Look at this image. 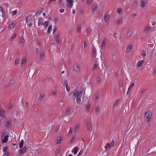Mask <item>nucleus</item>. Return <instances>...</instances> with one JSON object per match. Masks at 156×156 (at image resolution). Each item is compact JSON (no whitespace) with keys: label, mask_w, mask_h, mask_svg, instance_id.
<instances>
[{"label":"nucleus","mask_w":156,"mask_h":156,"mask_svg":"<svg viewBox=\"0 0 156 156\" xmlns=\"http://www.w3.org/2000/svg\"><path fill=\"white\" fill-rule=\"evenodd\" d=\"M83 92V89L81 87L80 90L75 89L73 91V96L75 97L77 103L80 104L81 102V95L82 94Z\"/></svg>","instance_id":"f257e3e1"},{"label":"nucleus","mask_w":156,"mask_h":156,"mask_svg":"<svg viewBox=\"0 0 156 156\" xmlns=\"http://www.w3.org/2000/svg\"><path fill=\"white\" fill-rule=\"evenodd\" d=\"M26 20L27 23H28L27 25L30 27H31L32 25V23L33 21V19L32 17V15H29L26 18Z\"/></svg>","instance_id":"f03ea898"},{"label":"nucleus","mask_w":156,"mask_h":156,"mask_svg":"<svg viewBox=\"0 0 156 156\" xmlns=\"http://www.w3.org/2000/svg\"><path fill=\"white\" fill-rule=\"evenodd\" d=\"M114 141L112 140L110 143H107L105 146V148L106 150H109L114 146Z\"/></svg>","instance_id":"7ed1b4c3"},{"label":"nucleus","mask_w":156,"mask_h":156,"mask_svg":"<svg viewBox=\"0 0 156 156\" xmlns=\"http://www.w3.org/2000/svg\"><path fill=\"white\" fill-rule=\"evenodd\" d=\"M146 118V121L147 122H149L150 120L152 117V114L150 111L146 112L144 114Z\"/></svg>","instance_id":"20e7f679"},{"label":"nucleus","mask_w":156,"mask_h":156,"mask_svg":"<svg viewBox=\"0 0 156 156\" xmlns=\"http://www.w3.org/2000/svg\"><path fill=\"white\" fill-rule=\"evenodd\" d=\"M6 133H3L2 134V143L4 144L6 143L8 140V138H9V136L8 135H6L4 137H3V139L2 137H3V136L5 135V134Z\"/></svg>","instance_id":"39448f33"},{"label":"nucleus","mask_w":156,"mask_h":156,"mask_svg":"<svg viewBox=\"0 0 156 156\" xmlns=\"http://www.w3.org/2000/svg\"><path fill=\"white\" fill-rule=\"evenodd\" d=\"M74 69L75 72L76 73H78L80 71V66L78 63H75L74 66Z\"/></svg>","instance_id":"423d86ee"},{"label":"nucleus","mask_w":156,"mask_h":156,"mask_svg":"<svg viewBox=\"0 0 156 156\" xmlns=\"http://www.w3.org/2000/svg\"><path fill=\"white\" fill-rule=\"evenodd\" d=\"M27 148L25 146L23 148H21L19 151V155H23L27 152Z\"/></svg>","instance_id":"0eeeda50"},{"label":"nucleus","mask_w":156,"mask_h":156,"mask_svg":"<svg viewBox=\"0 0 156 156\" xmlns=\"http://www.w3.org/2000/svg\"><path fill=\"white\" fill-rule=\"evenodd\" d=\"M12 124V121L9 120L7 121L5 123V125L7 129Z\"/></svg>","instance_id":"6e6552de"},{"label":"nucleus","mask_w":156,"mask_h":156,"mask_svg":"<svg viewBox=\"0 0 156 156\" xmlns=\"http://www.w3.org/2000/svg\"><path fill=\"white\" fill-rule=\"evenodd\" d=\"M67 2L68 3L67 5V6L69 8H71L73 5V1L72 0H66Z\"/></svg>","instance_id":"1a4fd4ad"},{"label":"nucleus","mask_w":156,"mask_h":156,"mask_svg":"<svg viewBox=\"0 0 156 156\" xmlns=\"http://www.w3.org/2000/svg\"><path fill=\"white\" fill-rule=\"evenodd\" d=\"M147 0H143L141 1L140 6L142 7H144L145 5L147 3Z\"/></svg>","instance_id":"9d476101"},{"label":"nucleus","mask_w":156,"mask_h":156,"mask_svg":"<svg viewBox=\"0 0 156 156\" xmlns=\"http://www.w3.org/2000/svg\"><path fill=\"white\" fill-rule=\"evenodd\" d=\"M15 80L13 78H12L10 80L9 84L8 85L9 86H11L15 82Z\"/></svg>","instance_id":"9b49d317"},{"label":"nucleus","mask_w":156,"mask_h":156,"mask_svg":"<svg viewBox=\"0 0 156 156\" xmlns=\"http://www.w3.org/2000/svg\"><path fill=\"white\" fill-rule=\"evenodd\" d=\"M43 18L42 17H40L38 19V26H41L43 24Z\"/></svg>","instance_id":"f8f14e48"},{"label":"nucleus","mask_w":156,"mask_h":156,"mask_svg":"<svg viewBox=\"0 0 156 156\" xmlns=\"http://www.w3.org/2000/svg\"><path fill=\"white\" fill-rule=\"evenodd\" d=\"M45 94H41L38 97V99L39 100H42L45 97Z\"/></svg>","instance_id":"ddd939ff"},{"label":"nucleus","mask_w":156,"mask_h":156,"mask_svg":"<svg viewBox=\"0 0 156 156\" xmlns=\"http://www.w3.org/2000/svg\"><path fill=\"white\" fill-rule=\"evenodd\" d=\"M109 17L110 16L109 15H108L105 14L104 17L105 21L106 22H108L109 21Z\"/></svg>","instance_id":"4468645a"},{"label":"nucleus","mask_w":156,"mask_h":156,"mask_svg":"<svg viewBox=\"0 0 156 156\" xmlns=\"http://www.w3.org/2000/svg\"><path fill=\"white\" fill-rule=\"evenodd\" d=\"M132 48L133 46L132 45H128L126 48V51L128 52H129L132 49Z\"/></svg>","instance_id":"2eb2a0df"},{"label":"nucleus","mask_w":156,"mask_h":156,"mask_svg":"<svg viewBox=\"0 0 156 156\" xmlns=\"http://www.w3.org/2000/svg\"><path fill=\"white\" fill-rule=\"evenodd\" d=\"M144 62V60H142L138 62L137 64V66L138 67L141 66L143 64Z\"/></svg>","instance_id":"dca6fc26"},{"label":"nucleus","mask_w":156,"mask_h":156,"mask_svg":"<svg viewBox=\"0 0 156 156\" xmlns=\"http://www.w3.org/2000/svg\"><path fill=\"white\" fill-rule=\"evenodd\" d=\"M59 34H58L56 36H55V39L56 40V41L58 43H59L60 42V39L59 38Z\"/></svg>","instance_id":"f3484780"},{"label":"nucleus","mask_w":156,"mask_h":156,"mask_svg":"<svg viewBox=\"0 0 156 156\" xmlns=\"http://www.w3.org/2000/svg\"><path fill=\"white\" fill-rule=\"evenodd\" d=\"M19 148H21L23 147L24 145V141L22 140L19 143Z\"/></svg>","instance_id":"a211bd4d"},{"label":"nucleus","mask_w":156,"mask_h":156,"mask_svg":"<svg viewBox=\"0 0 156 156\" xmlns=\"http://www.w3.org/2000/svg\"><path fill=\"white\" fill-rule=\"evenodd\" d=\"M133 33V31L129 29L127 32V36L128 37H130L131 36Z\"/></svg>","instance_id":"6ab92c4d"},{"label":"nucleus","mask_w":156,"mask_h":156,"mask_svg":"<svg viewBox=\"0 0 156 156\" xmlns=\"http://www.w3.org/2000/svg\"><path fill=\"white\" fill-rule=\"evenodd\" d=\"M95 100L97 101L98 100L99 97V93L98 92H97L95 94Z\"/></svg>","instance_id":"aec40b11"},{"label":"nucleus","mask_w":156,"mask_h":156,"mask_svg":"<svg viewBox=\"0 0 156 156\" xmlns=\"http://www.w3.org/2000/svg\"><path fill=\"white\" fill-rule=\"evenodd\" d=\"M151 29V27L150 26H147L145 27V30H144V32L147 33V31Z\"/></svg>","instance_id":"412c9836"},{"label":"nucleus","mask_w":156,"mask_h":156,"mask_svg":"<svg viewBox=\"0 0 156 156\" xmlns=\"http://www.w3.org/2000/svg\"><path fill=\"white\" fill-rule=\"evenodd\" d=\"M62 139H63V137H62L61 136L60 137L59 139H58V138H57V141L56 143L57 144L60 143L61 142V140H62Z\"/></svg>","instance_id":"4be33fe9"},{"label":"nucleus","mask_w":156,"mask_h":156,"mask_svg":"<svg viewBox=\"0 0 156 156\" xmlns=\"http://www.w3.org/2000/svg\"><path fill=\"white\" fill-rule=\"evenodd\" d=\"M92 125V124L91 122L89 123L87 126V129L88 130H90L91 128Z\"/></svg>","instance_id":"5701e85b"},{"label":"nucleus","mask_w":156,"mask_h":156,"mask_svg":"<svg viewBox=\"0 0 156 156\" xmlns=\"http://www.w3.org/2000/svg\"><path fill=\"white\" fill-rule=\"evenodd\" d=\"M5 111L3 110H0V116L2 117L4 115Z\"/></svg>","instance_id":"b1692460"},{"label":"nucleus","mask_w":156,"mask_h":156,"mask_svg":"<svg viewBox=\"0 0 156 156\" xmlns=\"http://www.w3.org/2000/svg\"><path fill=\"white\" fill-rule=\"evenodd\" d=\"M119 99H117V100H116L115 103L114 107H116L118 106V105L119 104Z\"/></svg>","instance_id":"393cba45"},{"label":"nucleus","mask_w":156,"mask_h":156,"mask_svg":"<svg viewBox=\"0 0 156 156\" xmlns=\"http://www.w3.org/2000/svg\"><path fill=\"white\" fill-rule=\"evenodd\" d=\"M70 108L69 107H68L66 108V112L67 114L69 115L70 114Z\"/></svg>","instance_id":"a878e982"},{"label":"nucleus","mask_w":156,"mask_h":156,"mask_svg":"<svg viewBox=\"0 0 156 156\" xmlns=\"http://www.w3.org/2000/svg\"><path fill=\"white\" fill-rule=\"evenodd\" d=\"M52 28V27L51 25H49L47 31V34H49L50 33Z\"/></svg>","instance_id":"bb28decb"},{"label":"nucleus","mask_w":156,"mask_h":156,"mask_svg":"<svg viewBox=\"0 0 156 156\" xmlns=\"http://www.w3.org/2000/svg\"><path fill=\"white\" fill-rule=\"evenodd\" d=\"M95 112H96V114L97 115H98L99 114V108L98 107H97L96 108Z\"/></svg>","instance_id":"cd10ccee"},{"label":"nucleus","mask_w":156,"mask_h":156,"mask_svg":"<svg viewBox=\"0 0 156 156\" xmlns=\"http://www.w3.org/2000/svg\"><path fill=\"white\" fill-rule=\"evenodd\" d=\"M98 7V5H94L93 6V8H92V10L94 12H95L96 11V9H97V8Z\"/></svg>","instance_id":"c85d7f7f"},{"label":"nucleus","mask_w":156,"mask_h":156,"mask_svg":"<svg viewBox=\"0 0 156 156\" xmlns=\"http://www.w3.org/2000/svg\"><path fill=\"white\" fill-rule=\"evenodd\" d=\"M81 29V27L80 25H78L77 27V32L80 33Z\"/></svg>","instance_id":"c756f323"},{"label":"nucleus","mask_w":156,"mask_h":156,"mask_svg":"<svg viewBox=\"0 0 156 156\" xmlns=\"http://www.w3.org/2000/svg\"><path fill=\"white\" fill-rule=\"evenodd\" d=\"M91 30V28H90L88 27L87 28V34L89 35L90 34Z\"/></svg>","instance_id":"7c9ffc66"},{"label":"nucleus","mask_w":156,"mask_h":156,"mask_svg":"<svg viewBox=\"0 0 156 156\" xmlns=\"http://www.w3.org/2000/svg\"><path fill=\"white\" fill-rule=\"evenodd\" d=\"M79 129V127L78 126H75V127L74 131L75 132H76Z\"/></svg>","instance_id":"2f4dec72"},{"label":"nucleus","mask_w":156,"mask_h":156,"mask_svg":"<svg viewBox=\"0 0 156 156\" xmlns=\"http://www.w3.org/2000/svg\"><path fill=\"white\" fill-rule=\"evenodd\" d=\"M122 19H119L117 21V25H119L122 23Z\"/></svg>","instance_id":"473e14b6"},{"label":"nucleus","mask_w":156,"mask_h":156,"mask_svg":"<svg viewBox=\"0 0 156 156\" xmlns=\"http://www.w3.org/2000/svg\"><path fill=\"white\" fill-rule=\"evenodd\" d=\"M134 85V84L133 83H132L129 86L128 89V90H130Z\"/></svg>","instance_id":"72a5a7b5"},{"label":"nucleus","mask_w":156,"mask_h":156,"mask_svg":"<svg viewBox=\"0 0 156 156\" xmlns=\"http://www.w3.org/2000/svg\"><path fill=\"white\" fill-rule=\"evenodd\" d=\"M74 151H73V153L75 154H77V148L76 147H75L73 149Z\"/></svg>","instance_id":"f704fd0d"},{"label":"nucleus","mask_w":156,"mask_h":156,"mask_svg":"<svg viewBox=\"0 0 156 156\" xmlns=\"http://www.w3.org/2000/svg\"><path fill=\"white\" fill-rule=\"evenodd\" d=\"M15 25V24L13 23H12L11 24H10V25L9 26V27H11V29H12L14 28Z\"/></svg>","instance_id":"c9c22d12"},{"label":"nucleus","mask_w":156,"mask_h":156,"mask_svg":"<svg viewBox=\"0 0 156 156\" xmlns=\"http://www.w3.org/2000/svg\"><path fill=\"white\" fill-rule=\"evenodd\" d=\"M20 59L19 58H16L15 61V65H16L19 62Z\"/></svg>","instance_id":"e433bc0d"},{"label":"nucleus","mask_w":156,"mask_h":156,"mask_svg":"<svg viewBox=\"0 0 156 156\" xmlns=\"http://www.w3.org/2000/svg\"><path fill=\"white\" fill-rule=\"evenodd\" d=\"M101 79L100 77H99L97 78V83L98 84H100L101 83Z\"/></svg>","instance_id":"4c0bfd02"},{"label":"nucleus","mask_w":156,"mask_h":156,"mask_svg":"<svg viewBox=\"0 0 156 156\" xmlns=\"http://www.w3.org/2000/svg\"><path fill=\"white\" fill-rule=\"evenodd\" d=\"M90 105H86V109L87 111H89L90 109Z\"/></svg>","instance_id":"58836bf2"},{"label":"nucleus","mask_w":156,"mask_h":156,"mask_svg":"<svg viewBox=\"0 0 156 156\" xmlns=\"http://www.w3.org/2000/svg\"><path fill=\"white\" fill-rule=\"evenodd\" d=\"M98 67V65L96 64L95 63L94 64V66L92 68V70L93 71L94 70Z\"/></svg>","instance_id":"ea45409f"},{"label":"nucleus","mask_w":156,"mask_h":156,"mask_svg":"<svg viewBox=\"0 0 156 156\" xmlns=\"http://www.w3.org/2000/svg\"><path fill=\"white\" fill-rule=\"evenodd\" d=\"M41 59H42V57H44V51H42L41 53Z\"/></svg>","instance_id":"a19ab883"},{"label":"nucleus","mask_w":156,"mask_h":156,"mask_svg":"<svg viewBox=\"0 0 156 156\" xmlns=\"http://www.w3.org/2000/svg\"><path fill=\"white\" fill-rule=\"evenodd\" d=\"M42 11V10H38L36 12V15L37 16L38 15H39L41 13Z\"/></svg>","instance_id":"79ce46f5"},{"label":"nucleus","mask_w":156,"mask_h":156,"mask_svg":"<svg viewBox=\"0 0 156 156\" xmlns=\"http://www.w3.org/2000/svg\"><path fill=\"white\" fill-rule=\"evenodd\" d=\"M117 12L119 13H121L122 12V9L121 8H118L117 9Z\"/></svg>","instance_id":"37998d69"},{"label":"nucleus","mask_w":156,"mask_h":156,"mask_svg":"<svg viewBox=\"0 0 156 156\" xmlns=\"http://www.w3.org/2000/svg\"><path fill=\"white\" fill-rule=\"evenodd\" d=\"M60 150H61V149H59V148L58 149H57L56 150V152H55L56 155H58V154L60 152Z\"/></svg>","instance_id":"c03bdc74"},{"label":"nucleus","mask_w":156,"mask_h":156,"mask_svg":"<svg viewBox=\"0 0 156 156\" xmlns=\"http://www.w3.org/2000/svg\"><path fill=\"white\" fill-rule=\"evenodd\" d=\"M45 27H47L48 25V21H45L43 24Z\"/></svg>","instance_id":"a18cd8bd"},{"label":"nucleus","mask_w":156,"mask_h":156,"mask_svg":"<svg viewBox=\"0 0 156 156\" xmlns=\"http://www.w3.org/2000/svg\"><path fill=\"white\" fill-rule=\"evenodd\" d=\"M141 54L142 56H143L144 57H145L146 56L145 52L144 51H143L141 52Z\"/></svg>","instance_id":"49530a36"},{"label":"nucleus","mask_w":156,"mask_h":156,"mask_svg":"<svg viewBox=\"0 0 156 156\" xmlns=\"http://www.w3.org/2000/svg\"><path fill=\"white\" fill-rule=\"evenodd\" d=\"M96 52V51L95 48V47H94L93 48V52H92L93 54V55H95Z\"/></svg>","instance_id":"de8ad7c7"},{"label":"nucleus","mask_w":156,"mask_h":156,"mask_svg":"<svg viewBox=\"0 0 156 156\" xmlns=\"http://www.w3.org/2000/svg\"><path fill=\"white\" fill-rule=\"evenodd\" d=\"M0 10H1V11L2 12V16H3L4 14V12H5V10L2 7V8H1V9Z\"/></svg>","instance_id":"09e8293b"},{"label":"nucleus","mask_w":156,"mask_h":156,"mask_svg":"<svg viewBox=\"0 0 156 156\" xmlns=\"http://www.w3.org/2000/svg\"><path fill=\"white\" fill-rule=\"evenodd\" d=\"M26 62V60L25 59H23L22 60L21 64V65H23L24 63H25Z\"/></svg>","instance_id":"8fccbe9b"},{"label":"nucleus","mask_w":156,"mask_h":156,"mask_svg":"<svg viewBox=\"0 0 156 156\" xmlns=\"http://www.w3.org/2000/svg\"><path fill=\"white\" fill-rule=\"evenodd\" d=\"M101 45L102 48H105V41H103L101 43Z\"/></svg>","instance_id":"3c124183"},{"label":"nucleus","mask_w":156,"mask_h":156,"mask_svg":"<svg viewBox=\"0 0 156 156\" xmlns=\"http://www.w3.org/2000/svg\"><path fill=\"white\" fill-rule=\"evenodd\" d=\"M8 149V147L7 146H5V147H4L3 149V151L4 152H5L7 151H8L7 150Z\"/></svg>","instance_id":"603ef678"},{"label":"nucleus","mask_w":156,"mask_h":156,"mask_svg":"<svg viewBox=\"0 0 156 156\" xmlns=\"http://www.w3.org/2000/svg\"><path fill=\"white\" fill-rule=\"evenodd\" d=\"M17 13V11L16 10H14L12 12V16H14Z\"/></svg>","instance_id":"864d4df0"},{"label":"nucleus","mask_w":156,"mask_h":156,"mask_svg":"<svg viewBox=\"0 0 156 156\" xmlns=\"http://www.w3.org/2000/svg\"><path fill=\"white\" fill-rule=\"evenodd\" d=\"M123 81H122L121 82H119V86L122 87H123Z\"/></svg>","instance_id":"5fc2aeb1"},{"label":"nucleus","mask_w":156,"mask_h":156,"mask_svg":"<svg viewBox=\"0 0 156 156\" xmlns=\"http://www.w3.org/2000/svg\"><path fill=\"white\" fill-rule=\"evenodd\" d=\"M64 83L66 87L68 86V84L67 80H65L64 82Z\"/></svg>","instance_id":"6e6d98bb"},{"label":"nucleus","mask_w":156,"mask_h":156,"mask_svg":"<svg viewBox=\"0 0 156 156\" xmlns=\"http://www.w3.org/2000/svg\"><path fill=\"white\" fill-rule=\"evenodd\" d=\"M16 34H13L12 37V40L14 39L16 37Z\"/></svg>","instance_id":"4d7b16f0"},{"label":"nucleus","mask_w":156,"mask_h":156,"mask_svg":"<svg viewBox=\"0 0 156 156\" xmlns=\"http://www.w3.org/2000/svg\"><path fill=\"white\" fill-rule=\"evenodd\" d=\"M73 94V92H71L69 93L68 96L70 97Z\"/></svg>","instance_id":"13d9d810"},{"label":"nucleus","mask_w":156,"mask_h":156,"mask_svg":"<svg viewBox=\"0 0 156 156\" xmlns=\"http://www.w3.org/2000/svg\"><path fill=\"white\" fill-rule=\"evenodd\" d=\"M83 150H81L79 153H78V154L77 155V156H80L83 152Z\"/></svg>","instance_id":"bf43d9fd"},{"label":"nucleus","mask_w":156,"mask_h":156,"mask_svg":"<svg viewBox=\"0 0 156 156\" xmlns=\"http://www.w3.org/2000/svg\"><path fill=\"white\" fill-rule=\"evenodd\" d=\"M20 41L21 43H23L24 41V39L23 38L21 39H20Z\"/></svg>","instance_id":"052dcab7"},{"label":"nucleus","mask_w":156,"mask_h":156,"mask_svg":"<svg viewBox=\"0 0 156 156\" xmlns=\"http://www.w3.org/2000/svg\"><path fill=\"white\" fill-rule=\"evenodd\" d=\"M62 0H59V3L60 5H63L64 4V3L62 2Z\"/></svg>","instance_id":"680f3d73"},{"label":"nucleus","mask_w":156,"mask_h":156,"mask_svg":"<svg viewBox=\"0 0 156 156\" xmlns=\"http://www.w3.org/2000/svg\"><path fill=\"white\" fill-rule=\"evenodd\" d=\"M5 154L7 156H8L10 154L9 151H6L5 152Z\"/></svg>","instance_id":"e2e57ef3"},{"label":"nucleus","mask_w":156,"mask_h":156,"mask_svg":"<svg viewBox=\"0 0 156 156\" xmlns=\"http://www.w3.org/2000/svg\"><path fill=\"white\" fill-rule=\"evenodd\" d=\"M66 87V90L68 92H69L70 90V87H69L68 86H67Z\"/></svg>","instance_id":"0e129e2a"},{"label":"nucleus","mask_w":156,"mask_h":156,"mask_svg":"<svg viewBox=\"0 0 156 156\" xmlns=\"http://www.w3.org/2000/svg\"><path fill=\"white\" fill-rule=\"evenodd\" d=\"M145 91V89H142L140 90V92L141 94H143L144 92Z\"/></svg>","instance_id":"69168bd1"},{"label":"nucleus","mask_w":156,"mask_h":156,"mask_svg":"<svg viewBox=\"0 0 156 156\" xmlns=\"http://www.w3.org/2000/svg\"><path fill=\"white\" fill-rule=\"evenodd\" d=\"M57 30V28L56 27H54L53 31V34H54L55 32Z\"/></svg>","instance_id":"338daca9"},{"label":"nucleus","mask_w":156,"mask_h":156,"mask_svg":"<svg viewBox=\"0 0 156 156\" xmlns=\"http://www.w3.org/2000/svg\"><path fill=\"white\" fill-rule=\"evenodd\" d=\"M156 73V68H154L153 69V73L155 74Z\"/></svg>","instance_id":"774afa93"}]
</instances>
